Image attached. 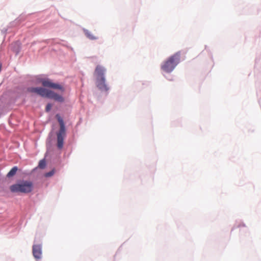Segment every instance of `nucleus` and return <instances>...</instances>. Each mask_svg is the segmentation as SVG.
<instances>
[{
    "label": "nucleus",
    "mask_w": 261,
    "mask_h": 261,
    "mask_svg": "<svg viewBox=\"0 0 261 261\" xmlns=\"http://www.w3.org/2000/svg\"><path fill=\"white\" fill-rule=\"evenodd\" d=\"M51 107H52V105H51V104H50V103H48V104L46 105V108H45L46 111V112H49V111L50 110V109H51Z\"/></svg>",
    "instance_id": "f8f14e48"
},
{
    "label": "nucleus",
    "mask_w": 261,
    "mask_h": 261,
    "mask_svg": "<svg viewBox=\"0 0 261 261\" xmlns=\"http://www.w3.org/2000/svg\"><path fill=\"white\" fill-rule=\"evenodd\" d=\"M106 72L105 68L101 65H97L95 70V74L96 77V85L97 87L102 91H107L109 88L106 84L104 76Z\"/></svg>",
    "instance_id": "7ed1b4c3"
},
{
    "label": "nucleus",
    "mask_w": 261,
    "mask_h": 261,
    "mask_svg": "<svg viewBox=\"0 0 261 261\" xmlns=\"http://www.w3.org/2000/svg\"><path fill=\"white\" fill-rule=\"evenodd\" d=\"M55 172V170L53 169L51 171L46 173L44 174V176L46 177H51V176H53Z\"/></svg>",
    "instance_id": "9b49d317"
},
{
    "label": "nucleus",
    "mask_w": 261,
    "mask_h": 261,
    "mask_svg": "<svg viewBox=\"0 0 261 261\" xmlns=\"http://www.w3.org/2000/svg\"><path fill=\"white\" fill-rule=\"evenodd\" d=\"M46 166V162L44 160L40 161L38 167L41 169H44Z\"/></svg>",
    "instance_id": "9d476101"
},
{
    "label": "nucleus",
    "mask_w": 261,
    "mask_h": 261,
    "mask_svg": "<svg viewBox=\"0 0 261 261\" xmlns=\"http://www.w3.org/2000/svg\"><path fill=\"white\" fill-rule=\"evenodd\" d=\"M42 84L45 87L50 88L54 89H59L62 91H64V88L61 85L58 84L54 83L50 80L48 79L43 80L42 81Z\"/></svg>",
    "instance_id": "423d86ee"
},
{
    "label": "nucleus",
    "mask_w": 261,
    "mask_h": 261,
    "mask_svg": "<svg viewBox=\"0 0 261 261\" xmlns=\"http://www.w3.org/2000/svg\"><path fill=\"white\" fill-rule=\"evenodd\" d=\"M33 256L36 259H39L42 256V246L41 245H34L32 247Z\"/></svg>",
    "instance_id": "0eeeda50"
},
{
    "label": "nucleus",
    "mask_w": 261,
    "mask_h": 261,
    "mask_svg": "<svg viewBox=\"0 0 261 261\" xmlns=\"http://www.w3.org/2000/svg\"><path fill=\"white\" fill-rule=\"evenodd\" d=\"M85 34L86 36L91 40H95L97 39V37L94 36L93 34H92L90 32L88 31H86L85 32Z\"/></svg>",
    "instance_id": "1a4fd4ad"
},
{
    "label": "nucleus",
    "mask_w": 261,
    "mask_h": 261,
    "mask_svg": "<svg viewBox=\"0 0 261 261\" xmlns=\"http://www.w3.org/2000/svg\"><path fill=\"white\" fill-rule=\"evenodd\" d=\"M179 60L180 54L176 53L163 63L161 66L162 69L167 73L171 72L179 63Z\"/></svg>",
    "instance_id": "20e7f679"
},
{
    "label": "nucleus",
    "mask_w": 261,
    "mask_h": 261,
    "mask_svg": "<svg viewBox=\"0 0 261 261\" xmlns=\"http://www.w3.org/2000/svg\"><path fill=\"white\" fill-rule=\"evenodd\" d=\"M56 117L60 125L59 132L57 133V146L58 148L61 149L63 146L64 138L65 136V127L63 120L60 116L57 114Z\"/></svg>",
    "instance_id": "39448f33"
},
{
    "label": "nucleus",
    "mask_w": 261,
    "mask_h": 261,
    "mask_svg": "<svg viewBox=\"0 0 261 261\" xmlns=\"http://www.w3.org/2000/svg\"><path fill=\"white\" fill-rule=\"evenodd\" d=\"M17 170H18V168L17 167H16V166L13 167L11 169V170L8 173L7 176L8 177H12L16 174Z\"/></svg>",
    "instance_id": "6e6552de"
},
{
    "label": "nucleus",
    "mask_w": 261,
    "mask_h": 261,
    "mask_svg": "<svg viewBox=\"0 0 261 261\" xmlns=\"http://www.w3.org/2000/svg\"><path fill=\"white\" fill-rule=\"evenodd\" d=\"M33 184L29 180H22L19 183L10 187V191L13 193H29L32 192Z\"/></svg>",
    "instance_id": "f03ea898"
},
{
    "label": "nucleus",
    "mask_w": 261,
    "mask_h": 261,
    "mask_svg": "<svg viewBox=\"0 0 261 261\" xmlns=\"http://www.w3.org/2000/svg\"><path fill=\"white\" fill-rule=\"evenodd\" d=\"M28 91L32 93H35L42 96L50 99H53L58 102H63L64 98L60 95H59L54 91L46 89L43 88H30L28 89Z\"/></svg>",
    "instance_id": "f257e3e1"
}]
</instances>
